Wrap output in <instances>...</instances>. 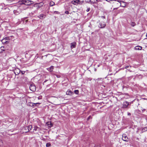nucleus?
Returning <instances> with one entry per match:
<instances>
[{"instance_id": "obj_12", "label": "nucleus", "mask_w": 147, "mask_h": 147, "mask_svg": "<svg viewBox=\"0 0 147 147\" xmlns=\"http://www.w3.org/2000/svg\"><path fill=\"white\" fill-rule=\"evenodd\" d=\"M38 17L40 19H43L45 18L46 16L45 15L43 14H41L39 16H38Z\"/></svg>"}, {"instance_id": "obj_24", "label": "nucleus", "mask_w": 147, "mask_h": 147, "mask_svg": "<svg viewBox=\"0 0 147 147\" xmlns=\"http://www.w3.org/2000/svg\"><path fill=\"white\" fill-rule=\"evenodd\" d=\"M13 13L16 15H18L19 13L17 12V10H14L13 11Z\"/></svg>"}, {"instance_id": "obj_3", "label": "nucleus", "mask_w": 147, "mask_h": 147, "mask_svg": "<svg viewBox=\"0 0 147 147\" xmlns=\"http://www.w3.org/2000/svg\"><path fill=\"white\" fill-rule=\"evenodd\" d=\"M29 88L30 90L33 92H34L36 90V86L33 84H31Z\"/></svg>"}, {"instance_id": "obj_37", "label": "nucleus", "mask_w": 147, "mask_h": 147, "mask_svg": "<svg viewBox=\"0 0 147 147\" xmlns=\"http://www.w3.org/2000/svg\"><path fill=\"white\" fill-rule=\"evenodd\" d=\"M47 80H45V81H44V82H46L47 81Z\"/></svg>"}, {"instance_id": "obj_30", "label": "nucleus", "mask_w": 147, "mask_h": 147, "mask_svg": "<svg viewBox=\"0 0 147 147\" xmlns=\"http://www.w3.org/2000/svg\"><path fill=\"white\" fill-rule=\"evenodd\" d=\"M65 13L67 14H68L69 13V12L68 11H66Z\"/></svg>"}, {"instance_id": "obj_8", "label": "nucleus", "mask_w": 147, "mask_h": 147, "mask_svg": "<svg viewBox=\"0 0 147 147\" xmlns=\"http://www.w3.org/2000/svg\"><path fill=\"white\" fill-rule=\"evenodd\" d=\"M21 71L18 68H16L14 71L15 74L16 75H18L20 72Z\"/></svg>"}, {"instance_id": "obj_43", "label": "nucleus", "mask_w": 147, "mask_h": 147, "mask_svg": "<svg viewBox=\"0 0 147 147\" xmlns=\"http://www.w3.org/2000/svg\"><path fill=\"white\" fill-rule=\"evenodd\" d=\"M102 17L103 18H105V16H103Z\"/></svg>"}, {"instance_id": "obj_31", "label": "nucleus", "mask_w": 147, "mask_h": 147, "mask_svg": "<svg viewBox=\"0 0 147 147\" xmlns=\"http://www.w3.org/2000/svg\"><path fill=\"white\" fill-rule=\"evenodd\" d=\"M107 2H109L110 1H113V0H106Z\"/></svg>"}, {"instance_id": "obj_28", "label": "nucleus", "mask_w": 147, "mask_h": 147, "mask_svg": "<svg viewBox=\"0 0 147 147\" xmlns=\"http://www.w3.org/2000/svg\"><path fill=\"white\" fill-rule=\"evenodd\" d=\"M54 13H56L57 14H59V12L58 11H55L54 12Z\"/></svg>"}, {"instance_id": "obj_23", "label": "nucleus", "mask_w": 147, "mask_h": 147, "mask_svg": "<svg viewBox=\"0 0 147 147\" xmlns=\"http://www.w3.org/2000/svg\"><path fill=\"white\" fill-rule=\"evenodd\" d=\"M3 145V142L1 140H0V147L2 146Z\"/></svg>"}, {"instance_id": "obj_18", "label": "nucleus", "mask_w": 147, "mask_h": 147, "mask_svg": "<svg viewBox=\"0 0 147 147\" xmlns=\"http://www.w3.org/2000/svg\"><path fill=\"white\" fill-rule=\"evenodd\" d=\"M142 48V47L139 46H137L135 47V49L138 50H141Z\"/></svg>"}, {"instance_id": "obj_19", "label": "nucleus", "mask_w": 147, "mask_h": 147, "mask_svg": "<svg viewBox=\"0 0 147 147\" xmlns=\"http://www.w3.org/2000/svg\"><path fill=\"white\" fill-rule=\"evenodd\" d=\"M4 47H1V48H0V50L1 51H0V52H2L3 51H4Z\"/></svg>"}, {"instance_id": "obj_1", "label": "nucleus", "mask_w": 147, "mask_h": 147, "mask_svg": "<svg viewBox=\"0 0 147 147\" xmlns=\"http://www.w3.org/2000/svg\"><path fill=\"white\" fill-rule=\"evenodd\" d=\"M22 3L26 5H29L32 3V1L29 0H21Z\"/></svg>"}, {"instance_id": "obj_42", "label": "nucleus", "mask_w": 147, "mask_h": 147, "mask_svg": "<svg viewBox=\"0 0 147 147\" xmlns=\"http://www.w3.org/2000/svg\"><path fill=\"white\" fill-rule=\"evenodd\" d=\"M146 36L147 37V33L146 34Z\"/></svg>"}, {"instance_id": "obj_9", "label": "nucleus", "mask_w": 147, "mask_h": 147, "mask_svg": "<svg viewBox=\"0 0 147 147\" xmlns=\"http://www.w3.org/2000/svg\"><path fill=\"white\" fill-rule=\"evenodd\" d=\"M10 37H5L4 39H3L2 40V42L3 43H6L7 42H8L7 41V40H9V38Z\"/></svg>"}, {"instance_id": "obj_4", "label": "nucleus", "mask_w": 147, "mask_h": 147, "mask_svg": "<svg viewBox=\"0 0 147 147\" xmlns=\"http://www.w3.org/2000/svg\"><path fill=\"white\" fill-rule=\"evenodd\" d=\"M129 105V103L127 101L123 102V104L122 107L123 108H126Z\"/></svg>"}, {"instance_id": "obj_44", "label": "nucleus", "mask_w": 147, "mask_h": 147, "mask_svg": "<svg viewBox=\"0 0 147 147\" xmlns=\"http://www.w3.org/2000/svg\"><path fill=\"white\" fill-rule=\"evenodd\" d=\"M57 77H58V78L59 77V76H57Z\"/></svg>"}, {"instance_id": "obj_34", "label": "nucleus", "mask_w": 147, "mask_h": 147, "mask_svg": "<svg viewBox=\"0 0 147 147\" xmlns=\"http://www.w3.org/2000/svg\"><path fill=\"white\" fill-rule=\"evenodd\" d=\"M127 115H130H130H131V114L130 113H129V112H128L127 113Z\"/></svg>"}, {"instance_id": "obj_15", "label": "nucleus", "mask_w": 147, "mask_h": 147, "mask_svg": "<svg viewBox=\"0 0 147 147\" xmlns=\"http://www.w3.org/2000/svg\"><path fill=\"white\" fill-rule=\"evenodd\" d=\"M97 0H90V2L91 3H95L97 2Z\"/></svg>"}, {"instance_id": "obj_38", "label": "nucleus", "mask_w": 147, "mask_h": 147, "mask_svg": "<svg viewBox=\"0 0 147 147\" xmlns=\"http://www.w3.org/2000/svg\"><path fill=\"white\" fill-rule=\"evenodd\" d=\"M101 79V78H98V80H100Z\"/></svg>"}, {"instance_id": "obj_39", "label": "nucleus", "mask_w": 147, "mask_h": 147, "mask_svg": "<svg viewBox=\"0 0 147 147\" xmlns=\"http://www.w3.org/2000/svg\"><path fill=\"white\" fill-rule=\"evenodd\" d=\"M124 3H122L121 4V5H124Z\"/></svg>"}, {"instance_id": "obj_36", "label": "nucleus", "mask_w": 147, "mask_h": 147, "mask_svg": "<svg viewBox=\"0 0 147 147\" xmlns=\"http://www.w3.org/2000/svg\"><path fill=\"white\" fill-rule=\"evenodd\" d=\"M41 96H39L38 97V99H41Z\"/></svg>"}, {"instance_id": "obj_10", "label": "nucleus", "mask_w": 147, "mask_h": 147, "mask_svg": "<svg viewBox=\"0 0 147 147\" xmlns=\"http://www.w3.org/2000/svg\"><path fill=\"white\" fill-rule=\"evenodd\" d=\"M23 132L26 133L29 131V129L27 126L23 128Z\"/></svg>"}, {"instance_id": "obj_25", "label": "nucleus", "mask_w": 147, "mask_h": 147, "mask_svg": "<svg viewBox=\"0 0 147 147\" xmlns=\"http://www.w3.org/2000/svg\"><path fill=\"white\" fill-rule=\"evenodd\" d=\"M135 23L134 22H131V25L132 26H134L135 25Z\"/></svg>"}, {"instance_id": "obj_11", "label": "nucleus", "mask_w": 147, "mask_h": 147, "mask_svg": "<svg viewBox=\"0 0 147 147\" xmlns=\"http://www.w3.org/2000/svg\"><path fill=\"white\" fill-rule=\"evenodd\" d=\"M73 94L71 90H68L66 92V94L68 95H71Z\"/></svg>"}, {"instance_id": "obj_46", "label": "nucleus", "mask_w": 147, "mask_h": 147, "mask_svg": "<svg viewBox=\"0 0 147 147\" xmlns=\"http://www.w3.org/2000/svg\"><path fill=\"white\" fill-rule=\"evenodd\" d=\"M4 42H5V40L4 41Z\"/></svg>"}, {"instance_id": "obj_6", "label": "nucleus", "mask_w": 147, "mask_h": 147, "mask_svg": "<svg viewBox=\"0 0 147 147\" xmlns=\"http://www.w3.org/2000/svg\"><path fill=\"white\" fill-rule=\"evenodd\" d=\"M117 1L120 3L121 6L123 7L125 6V3L124 1L119 0H117Z\"/></svg>"}, {"instance_id": "obj_29", "label": "nucleus", "mask_w": 147, "mask_h": 147, "mask_svg": "<svg viewBox=\"0 0 147 147\" xmlns=\"http://www.w3.org/2000/svg\"><path fill=\"white\" fill-rule=\"evenodd\" d=\"M144 130H145V131H147V127H144Z\"/></svg>"}, {"instance_id": "obj_20", "label": "nucleus", "mask_w": 147, "mask_h": 147, "mask_svg": "<svg viewBox=\"0 0 147 147\" xmlns=\"http://www.w3.org/2000/svg\"><path fill=\"white\" fill-rule=\"evenodd\" d=\"M55 4V3L53 1H51L50 2V6H52L54 5Z\"/></svg>"}, {"instance_id": "obj_35", "label": "nucleus", "mask_w": 147, "mask_h": 147, "mask_svg": "<svg viewBox=\"0 0 147 147\" xmlns=\"http://www.w3.org/2000/svg\"><path fill=\"white\" fill-rule=\"evenodd\" d=\"M129 67V66H126L125 67V68H126V69H127V68H128Z\"/></svg>"}, {"instance_id": "obj_45", "label": "nucleus", "mask_w": 147, "mask_h": 147, "mask_svg": "<svg viewBox=\"0 0 147 147\" xmlns=\"http://www.w3.org/2000/svg\"><path fill=\"white\" fill-rule=\"evenodd\" d=\"M94 147H98L97 146H95Z\"/></svg>"}, {"instance_id": "obj_2", "label": "nucleus", "mask_w": 147, "mask_h": 147, "mask_svg": "<svg viewBox=\"0 0 147 147\" xmlns=\"http://www.w3.org/2000/svg\"><path fill=\"white\" fill-rule=\"evenodd\" d=\"M83 2V1H80L79 0H73L71 1V3L72 4L76 5H77L78 4L81 5Z\"/></svg>"}, {"instance_id": "obj_13", "label": "nucleus", "mask_w": 147, "mask_h": 147, "mask_svg": "<svg viewBox=\"0 0 147 147\" xmlns=\"http://www.w3.org/2000/svg\"><path fill=\"white\" fill-rule=\"evenodd\" d=\"M76 45V43L75 42L72 43L71 45V48H75Z\"/></svg>"}, {"instance_id": "obj_17", "label": "nucleus", "mask_w": 147, "mask_h": 147, "mask_svg": "<svg viewBox=\"0 0 147 147\" xmlns=\"http://www.w3.org/2000/svg\"><path fill=\"white\" fill-rule=\"evenodd\" d=\"M40 104V103H35L30 102V106H34V105H36V104Z\"/></svg>"}, {"instance_id": "obj_14", "label": "nucleus", "mask_w": 147, "mask_h": 147, "mask_svg": "<svg viewBox=\"0 0 147 147\" xmlns=\"http://www.w3.org/2000/svg\"><path fill=\"white\" fill-rule=\"evenodd\" d=\"M54 67L53 66H51L50 67L47 69L50 72H52L53 69Z\"/></svg>"}, {"instance_id": "obj_26", "label": "nucleus", "mask_w": 147, "mask_h": 147, "mask_svg": "<svg viewBox=\"0 0 147 147\" xmlns=\"http://www.w3.org/2000/svg\"><path fill=\"white\" fill-rule=\"evenodd\" d=\"M75 93L76 94H78L79 93V91L78 90H75L74 91Z\"/></svg>"}, {"instance_id": "obj_32", "label": "nucleus", "mask_w": 147, "mask_h": 147, "mask_svg": "<svg viewBox=\"0 0 147 147\" xmlns=\"http://www.w3.org/2000/svg\"><path fill=\"white\" fill-rule=\"evenodd\" d=\"M20 72H21V73H22V74H24V73H25V72H24V71H21Z\"/></svg>"}, {"instance_id": "obj_7", "label": "nucleus", "mask_w": 147, "mask_h": 147, "mask_svg": "<svg viewBox=\"0 0 147 147\" xmlns=\"http://www.w3.org/2000/svg\"><path fill=\"white\" fill-rule=\"evenodd\" d=\"M99 25L100 26H99L101 28H104L106 26L105 23L103 22H100L99 24Z\"/></svg>"}, {"instance_id": "obj_41", "label": "nucleus", "mask_w": 147, "mask_h": 147, "mask_svg": "<svg viewBox=\"0 0 147 147\" xmlns=\"http://www.w3.org/2000/svg\"><path fill=\"white\" fill-rule=\"evenodd\" d=\"M117 1V0H113V1Z\"/></svg>"}, {"instance_id": "obj_22", "label": "nucleus", "mask_w": 147, "mask_h": 147, "mask_svg": "<svg viewBox=\"0 0 147 147\" xmlns=\"http://www.w3.org/2000/svg\"><path fill=\"white\" fill-rule=\"evenodd\" d=\"M27 127H28V129H29V131L30 130H31V128L32 127V126L31 125H29L28 126H27Z\"/></svg>"}, {"instance_id": "obj_16", "label": "nucleus", "mask_w": 147, "mask_h": 147, "mask_svg": "<svg viewBox=\"0 0 147 147\" xmlns=\"http://www.w3.org/2000/svg\"><path fill=\"white\" fill-rule=\"evenodd\" d=\"M40 129L39 127H37L36 126L34 127V128L33 129V131H36L37 130H39Z\"/></svg>"}, {"instance_id": "obj_21", "label": "nucleus", "mask_w": 147, "mask_h": 147, "mask_svg": "<svg viewBox=\"0 0 147 147\" xmlns=\"http://www.w3.org/2000/svg\"><path fill=\"white\" fill-rule=\"evenodd\" d=\"M51 146V144L49 143H47L46 144V146L47 147H50Z\"/></svg>"}, {"instance_id": "obj_40", "label": "nucleus", "mask_w": 147, "mask_h": 147, "mask_svg": "<svg viewBox=\"0 0 147 147\" xmlns=\"http://www.w3.org/2000/svg\"><path fill=\"white\" fill-rule=\"evenodd\" d=\"M10 37H13V36H11Z\"/></svg>"}, {"instance_id": "obj_33", "label": "nucleus", "mask_w": 147, "mask_h": 147, "mask_svg": "<svg viewBox=\"0 0 147 147\" xmlns=\"http://www.w3.org/2000/svg\"><path fill=\"white\" fill-rule=\"evenodd\" d=\"M91 117V116H89L87 118V120H89Z\"/></svg>"}, {"instance_id": "obj_27", "label": "nucleus", "mask_w": 147, "mask_h": 147, "mask_svg": "<svg viewBox=\"0 0 147 147\" xmlns=\"http://www.w3.org/2000/svg\"><path fill=\"white\" fill-rule=\"evenodd\" d=\"M90 10V8H88L86 10V11L87 12H88Z\"/></svg>"}, {"instance_id": "obj_5", "label": "nucleus", "mask_w": 147, "mask_h": 147, "mask_svg": "<svg viewBox=\"0 0 147 147\" xmlns=\"http://www.w3.org/2000/svg\"><path fill=\"white\" fill-rule=\"evenodd\" d=\"M122 140L124 141L127 142L128 141V139L126 134H123L122 135Z\"/></svg>"}]
</instances>
